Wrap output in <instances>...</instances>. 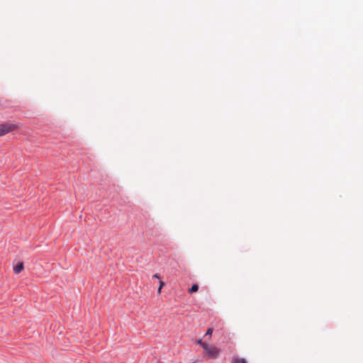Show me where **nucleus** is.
<instances>
[{"mask_svg": "<svg viewBox=\"0 0 363 363\" xmlns=\"http://www.w3.org/2000/svg\"><path fill=\"white\" fill-rule=\"evenodd\" d=\"M204 354L210 359H216L220 354V350L214 345H205Z\"/></svg>", "mask_w": 363, "mask_h": 363, "instance_id": "nucleus-1", "label": "nucleus"}, {"mask_svg": "<svg viewBox=\"0 0 363 363\" xmlns=\"http://www.w3.org/2000/svg\"><path fill=\"white\" fill-rule=\"evenodd\" d=\"M17 126L11 123H1L0 124V136L9 133L13 130L16 129Z\"/></svg>", "mask_w": 363, "mask_h": 363, "instance_id": "nucleus-2", "label": "nucleus"}, {"mask_svg": "<svg viewBox=\"0 0 363 363\" xmlns=\"http://www.w3.org/2000/svg\"><path fill=\"white\" fill-rule=\"evenodd\" d=\"M23 263L19 262L13 267V271L16 274H19L23 269Z\"/></svg>", "mask_w": 363, "mask_h": 363, "instance_id": "nucleus-3", "label": "nucleus"}, {"mask_svg": "<svg viewBox=\"0 0 363 363\" xmlns=\"http://www.w3.org/2000/svg\"><path fill=\"white\" fill-rule=\"evenodd\" d=\"M199 290V285L197 284H195L192 285V286L189 289V292L190 294H193L194 292H196Z\"/></svg>", "mask_w": 363, "mask_h": 363, "instance_id": "nucleus-4", "label": "nucleus"}, {"mask_svg": "<svg viewBox=\"0 0 363 363\" xmlns=\"http://www.w3.org/2000/svg\"><path fill=\"white\" fill-rule=\"evenodd\" d=\"M233 363H247V362L243 358L235 357L233 359Z\"/></svg>", "mask_w": 363, "mask_h": 363, "instance_id": "nucleus-5", "label": "nucleus"}, {"mask_svg": "<svg viewBox=\"0 0 363 363\" xmlns=\"http://www.w3.org/2000/svg\"><path fill=\"white\" fill-rule=\"evenodd\" d=\"M196 343L199 345L203 348V350L205 348V345H207V343L204 342L202 340H197Z\"/></svg>", "mask_w": 363, "mask_h": 363, "instance_id": "nucleus-6", "label": "nucleus"}, {"mask_svg": "<svg viewBox=\"0 0 363 363\" xmlns=\"http://www.w3.org/2000/svg\"><path fill=\"white\" fill-rule=\"evenodd\" d=\"M213 329L212 328H209L207 330L205 336H208V335L211 336L213 333Z\"/></svg>", "mask_w": 363, "mask_h": 363, "instance_id": "nucleus-7", "label": "nucleus"}, {"mask_svg": "<svg viewBox=\"0 0 363 363\" xmlns=\"http://www.w3.org/2000/svg\"><path fill=\"white\" fill-rule=\"evenodd\" d=\"M153 277L155 278V279H159L161 278V277H160V275L159 274H155L153 275Z\"/></svg>", "mask_w": 363, "mask_h": 363, "instance_id": "nucleus-8", "label": "nucleus"}, {"mask_svg": "<svg viewBox=\"0 0 363 363\" xmlns=\"http://www.w3.org/2000/svg\"><path fill=\"white\" fill-rule=\"evenodd\" d=\"M164 286V283L162 281H160V289H162V287Z\"/></svg>", "mask_w": 363, "mask_h": 363, "instance_id": "nucleus-9", "label": "nucleus"}, {"mask_svg": "<svg viewBox=\"0 0 363 363\" xmlns=\"http://www.w3.org/2000/svg\"><path fill=\"white\" fill-rule=\"evenodd\" d=\"M161 291H162V289H160V287L159 286L158 290H157L158 294H160Z\"/></svg>", "mask_w": 363, "mask_h": 363, "instance_id": "nucleus-10", "label": "nucleus"}]
</instances>
